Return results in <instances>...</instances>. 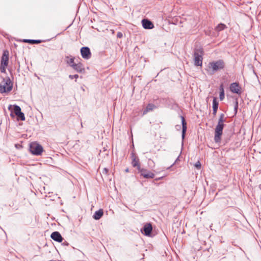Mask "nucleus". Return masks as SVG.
I'll use <instances>...</instances> for the list:
<instances>
[{"label":"nucleus","instance_id":"nucleus-1","mask_svg":"<svg viewBox=\"0 0 261 261\" xmlns=\"http://www.w3.org/2000/svg\"><path fill=\"white\" fill-rule=\"evenodd\" d=\"M4 85H0V92L2 93H7L11 91L13 88V83L9 77L3 79Z\"/></svg>","mask_w":261,"mask_h":261},{"label":"nucleus","instance_id":"nucleus-2","mask_svg":"<svg viewBox=\"0 0 261 261\" xmlns=\"http://www.w3.org/2000/svg\"><path fill=\"white\" fill-rule=\"evenodd\" d=\"M225 62L223 60H218L216 61H213L210 62L208 64V67L212 69L213 73L216 71L223 69L225 67Z\"/></svg>","mask_w":261,"mask_h":261},{"label":"nucleus","instance_id":"nucleus-3","mask_svg":"<svg viewBox=\"0 0 261 261\" xmlns=\"http://www.w3.org/2000/svg\"><path fill=\"white\" fill-rule=\"evenodd\" d=\"M29 150L33 155H40L43 151V148L40 144L36 142H32L30 144Z\"/></svg>","mask_w":261,"mask_h":261},{"label":"nucleus","instance_id":"nucleus-4","mask_svg":"<svg viewBox=\"0 0 261 261\" xmlns=\"http://www.w3.org/2000/svg\"><path fill=\"white\" fill-rule=\"evenodd\" d=\"M202 49L196 50L194 53V65L196 66H201L202 64Z\"/></svg>","mask_w":261,"mask_h":261},{"label":"nucleus","instance_id":"nucleus-5","mask_svg":"<svg viewBox=\"0 0 261 261\" xmlns=\"http://www.w3.org/2000/svg\"><path fill=\"white\" fill-rule=\"evenodd\" d=\"M223 128L217 124L215 128L214 141L216 143H219L221 140Z\"/></svg>","mask_w":261,"mask_h":261},{"label":"nucleus","instance_id":"nucleus-6","mask_svg":"<svg viewBox=\"0 0 261 261\" xmlns=\"http://www.w3.org/2000/svg\"><path fill=\"white\" fill-rule=\"evenodd\" d=\"M138 172L140 173V175L144 178H153L154 177V174L152 172L145 168H139Z\"/></svg>","mask_w":261,"mask_h":261},{"label":"nucleus","instance_id":"nucleus-7","mask_svg":"<svg viewBox=\"0 0 261 261\" xmlns=\"http://www.w3.org/2000/svg\"><path fill=\"white\" fill-rule=\"evenodd\" d=\"M81 54L84 59H89L91 57V53L90 48L87 46L82 47L81 49Z\"/></svg>","mask_w":261,"mask_h":261},{"label":"nucleus","instance_id":"nucleus-8","mask_svg":"<svg viewBox=\"0 0 261 261\" xmlns=\"http://www.w3.org/2000/svg\"><path fill=\"white\" fill-rule=\"evenodd\" d=\"M142 233L146 236H150L152 231V226L150 223H146L141 230Z\"/></svg>","mask_w":261,"mask_h":261},{"label":"nucleus","instance_id":"nucleus-9","mask_svg":"<svg viewBox=\"0 0 261 261\" xmlns=\"http://www.w3.org/2000/svg\"><path fill=\"white\" fill-rule=\"evenodd\" d=\"M8 110L11 112L10 116L12 118H14L21 110V108L19 106L16 105L13 106L10 105L8 107Z\"/></svg>","mask_w":261,"mask_h":261},{"label":"nucleus","instance_id":"nucleus-10","mask_svg":"<svg viewBox=\"0 0 261 261\" xmlns=\"http://www.w3.org/2000/svg\"><path fill=\"white\" fill-rule=\"evenodd\" d=\"M230 90L233 93L240 94L241 93V88L238 83H232L230 85Z\"/></svg>","mask_w":261,"mask_h":261},{"label":"nucleus","instance_id":"nucleus-11","mask_svg":"<svg viewBox=\"0 0 261 261\" xmlns=\"http://www.w3.org/2000/svg\"><path fill=\"white\" fill-rule=\"evenodd\" d=\"M9 63V51L5 50L3 51L2 57L1 58V64L2 66H7Z\"/></svg>","mask_w":261,"mask_h":261},{"label":"nucleus","instance_id":"nucleus-12","mask_svg":"<svg viewBox=\"0 0 261 261\" xmlns=\"http://www.w3.org/2000/svg\"><path fill=\"white\" fill-rule=\"evenodd\" d=\"M50 238L55 241L61 243L64 240L59 231H56L51 233Z\"/></svg>","mask_w":261,"mask_h":261},{"label":"nucleus","instance_id":"nucleus-13","mask_svg":"<svg viewBox=\"0 0 261 261\" xmlns=\"http://www.w3.org/2000/svg\"><path fill=\"white\" fill-rule=\"evenodd\" d=\"M131 158L132 159V165L133 167H136L138 171H139V168L141 167L139 159L135 155V154L134 152H132Z\"/></svg>","mask_w":261,"mask_h":261},{"label":"nucleus","instance_id":"nucleus-14","mask_svg":"<svg viewBox=\"0 0 261 261\" xmlns=\"http://www.w3.org/2000/svg\"><path fill=\"white\" fill-rule=\"evenodd\" d=\"M141 22L142 26L145 29H151L154 28L153 23L147 19H143Z\"/></svg>","mask_w":261,"mask_h":261},{"label":"nucleus","instance_id":"nucleus-15","mask_svg":"<svg viewBox=\"0 0 261 261\" xmlns=\"http://www.w3.org/2000/svg\"><path fill=\"white\" fill-rule=\"evenodd\" d=\"M180 118L181 119V124H182V133H181V137L182 140H184L185 138L186 133L187 132V122L184 116H180Z\"/></svg>","mask_w":261,"mask_h":261},{"label":"nucleus","instance_id":"nucleus-16","mask_svg":"<svg viewBox=\"0 0 261 261\" xmlns=\"http://www.w3.org/2000/svg\"><path fill=\"white\" fill-rule=\"evenodd\" d=\"M71 67L77 72L83 73L85 72V68L83 67L82 64L81 63L72 64L71 65Z\"/></svg>","mask_w":261,"mask_h":261},{"label":"nucleus","instance_id":"nucleus-17","mask_svg":"<svg viewBox=\"0 0 261 261\" xmlns=\"http://www.w3.org/2000/svg\"><path fill=\"white\" fill-rule=\"evenodd\" d=\"M226 118L225 117V115L223 113H221L220 115L219 118L218 119V122L217 124L219 125V126H221L224 128V127L225 126V124H224V122L226 121Z\"/></svg>","mask_w":261,"mask_h":261},{"label":"nucleus","instance_id":"nucleus-18","mask_svg":"<svg viewBox=\"0 0 261 261\" xmlns=\"http://www.w3.org/2000/svg\"><path fill=\"white\" fill-rule=\"evenodd\" d=\"M103 215V210L102 209H100V210L96 211L94 213V214L93 216V218L94 219H95L96 220H98L102 217Z\"/></svg>","mask_w":261,"mask_h":261},{"label":"nucleus","instance_id":"nucleus-19","mask_svg":"<svg viewBox=\"0 0 261 261\" xmlns=\"http://www.w3.org/2000/svg\"><path fill=\"white\" fill-rule=\"evenodd\" d=\"M25 43H29L32 44H39L41 42H44L45 40H35V39H24L23 41Z\"/></svg>","mask_w":261,"mask_h":261},{"label":"nucleus","instance_id":"nucleus-20","mask_svg":"<svg viewBox=\"0 0 261 261\" xmlns=\"http://www.w3.org/2000/svg\"><path fill=\"white\" fill-rule=\"evenodd\" d=\"M17 117V120L24 121L25 120V116L23 112L20 110L17 115H16Z\"/></svg>","mask_w":261,"mask_h":261},{"label":"nucleus","instance_id":"nucleus-21","mask_svg":"<svg viewBox=\"0 0 261 261\" xmlns=\"http://www.w3.org/2000/svg\"><path fill=\"white\" fill-rule=\"evenodd\" d=\"M226 28V25L224 23H220L217 25V26L215 28V30L217 32L221 31L224 30Z\"/></svg>","mask_w":261,"mask_h":261},{"label":"nucleus","instance_id":"nucleus-22","mask_svg":"<svg viewBox=\"0 0 261 261\" xmlns=\"http://www.w3.org/2000/svg\"><path fill=\"white\" fill-rule=\"evenodd\" d=\"M155 108V106L152 103H149L146 107V110L144 111V114H145L146 112L152 111Z\"/></svg>","mask_w":261,"mask_h":261},{"label":"nucleus","instance_id":"nucleus-23","mask_svg":"<svg viewBox=\"0 0 261 261\" xmlns=\"http://www.w3.org/2000/svg\"><path fill=\"white\" fill-rule=\"evenodd\" d=\"M219 107V102L217 100V98L215 97L213 98V109H218Z\"/></svg>","mask_w":261,"mask_h":261},{"label":"nucleus","instance_id":"nucleus-24","mask_svg":"<svg viewBox=\"0 0 261 261\" xmlns=\"http://www.w3.org/2000/svg\"><path fill=\"white\" fill-rule=\"evenodd\" d=\"M238 107H239L238 100L237 99H236L234 101V115H236L237 114Z\"/></svg>","mask_w":261,"mask_h":261},{"label":"nucleus","instance_id":"nucleus-25","mask_svg":"<svg viewBox=\"0 0 261 261\" xmlns=\"http://www.w3.org/2000/svg\"><path fill=\"white\" fill-rule=\"evenodd\" d=\"M66 62L71 67L72 64H74V58H71L69 60H67Z\"/></svg>","mask_w":261,"mask_h":261},{"label":"nucleus","instance_id":"nucleus-26","mask_svg":"<svg viewBox=\"0 0 261 261\" xmlns=\"http://www.w3.org/2000/svg\"><path fill=\"white\" fill-rule=\"evenodd\" d=\"M225 97V92H220L219 93V98L220 100H223Z\"/></svg>","mask_w":261,"mask_h":261},{"label":"nucleus","instance_id":"nucleus-27","mask_svg":"<svg viewBox=\"0 0 261 261\" xmlns=\"http://www.w3.org/2000/svg\"><path fill=\"white\" fill-rule=\"evenodd\" d=\"M7 67V66H2V65L1 64V65H0V70H1V71L2 73H5V72H6V68Z\"/></svg>","mask_w":261,"mask_h":261},{"label":"nucleus","instance_id":"nucleus-28","mask_svg":"<svg viewBox=\"0 0 261 261\" xmlns=\"http://www.w3.org/2000/svg\"><path fill=\"white\" fill-rule=\"evenodd\" d=\"M69 77L71 80L73 79H75V82H76V79L79 77V75L78 74L69 75Z\"/></svg>","mask_w":261,"mask_h":261},{"label":"nucleus","instance_id":"nucleus-29","mask_svg":"<svg viewBox=\"0 0 261 261\" xmlns=\"http://www.w3.org/2000/svg\"><path fill=\"white\" fill-rule=\"evenodd\" d=\"M194 166L196 168L199 169L201 168V163H200L199 161H198L195 163Z\"/></svg>","mask_w":261,"mask_h":261},{"label":"nucleus","instance_id":"nucleus-30","mask_svg":"<svg viewBox=\"0 0 261 261\" xmlns=\"http://www.w3.org/2000/svg\"><path fill=\"white\" fill-rule=\"evenodd\" d=\"M220 92H224V86L223 84H221L219 87Z\"/></svg>","mask_w":261,"mask_h":261},{"label":"nucleus","instance_id":"nucleus-31","mask_svg":"<svg viewBox=\"0 0 261 261\" xmlns=\"http://www.w3.org/2000/svg\"><path fill=\"white\" fill-rule=\"evenodd\" d=\"M117 38H121L123 37V34L122 33L120 32H118L117 34Z\"/></svg>","mask_w":261,"mask_h":261},{"label":"nucleus","instance_id":"nucleus-32","mask_svg":"<svg viewBox=\"0 0 261 261\" xmlns=\"http://www.w3.org/2000/svg\"><path fill=\"white\" fill-rule=\"evenodd\" d=\"M217 110H218V109H213V115L214 116H216V115L217 114Z\"/></svg>","mask_w":261,"mask_h":261},{"label":"nucleus","instance_id":"nucleus-33","mask_svg":"<svg viewBox=\"0 0 261 261\" xmlns=\"http://www.w3.org/2000/svg\"><path fill=\"white\" fill-rule=\"evenodd\" d=\"M108 172H109V169H107L106 168H105L103 169V171H102V173H103L107 174Z\"/></svg>","mask_w":261,"mask_h":261},{"label":"nucleus","instance_id":"nucleus-34","mask_svg":"<svg viewBox=\"0 0 261 261\" xmlns=\"http://www.w3.org/2000/svg\"><path fill=\"white\" fill-rule=\"evenodd\" d=\"M62 244L64 246H68L69 245V243L66 241H65L63 243H62Z\"/></svg>","mask_w":261,"mask_h":261},{"label":"nucleus","instance_id":"nucleus-35","mask_svg":"<svg viewBox=\"0 0 261 261\" xmlns=\"http://www.w3.org/2000/svg\"><path fill=\"white\" fill-rule=\"evenodd\" d=\"M164 178L163 176H162V177H158V178H156L155 179V180H161V179H163Z\"/></svg>","mask_w":261,"mask_h":261},{"label":"nucleus","instance_id":"nucleus-36","mask_svg":"<svg viewBox=\"0 0 261 261\" xmlns=\"http://www.w3.org/2000/svg\"><path fill=\"white\" fill-rule=\"evenodd\" d=\"M178 158H179V156L176 159L175 162L171 166V167H172L177 161V160H178Z\"/></svg>","mask_w":261,"mask_h":261},{"label":"nucleus","instance_id":"nucleus-37","mask_svg":"<svg viewBox=\"0 0 261 261\" xmlns=\"http://www.w3.org/2000/svg\"><path fill=\"white\" fill-rule=\"evenodd\" d=\"M125 172H129V169L128 168H127V169H126L125 170Z\"/></svg>","mask_w":261,"mask_h":261},{"label":"nucleus","instance_id":"nucleus-38","mask_svg":"<svg viewBox=\"0 0 261 261\" xmlns=\"http://www.w3.org/2000/svg\"><path fill=\"white\" fill-rule=\"evenodd\" d=\"M259 187L261 189V185H259Z\"/></svg>","mask_w":261,"mask_h":261}]
</instances>
